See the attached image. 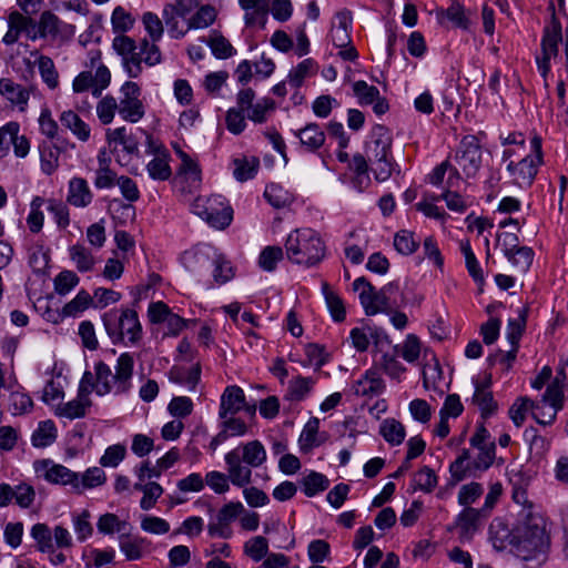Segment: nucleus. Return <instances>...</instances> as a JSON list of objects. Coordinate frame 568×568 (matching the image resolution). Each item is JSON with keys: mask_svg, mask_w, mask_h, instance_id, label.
<instances>
[{"mask_svg": "<svg viewBox=\"0 0 568 568\" xmlns=\"http://www.w3.org/2000/svg\"><path fill=\"white\" fill-rule=\"evenodd\" d=\"M266 460V450L261 442L252 440L229 452L225 463L231 483L244 487L252 480L251 468H257Z\"/></svg>", "mask_w": 568, "mask_h": 568, "instance_id": "f257e3e1", "label": "nucleus"}, {"mask_svg": "<svg viewBox=\"0 0 568 568\" xmlns=\"http://www.w3.org/2000/svg\"><path fill=\"white\" fill-rule=\"evenodd\" d=\"M287 258L307 267L317 265L326 254V246L320 234L312 229H296L285 242Z\"/></svg>", "mask_w": 568, "mask_h": 568, "instance_id": "f03ea898", "label": "nucleus"}, {"mask_svg": "<svg viewBox=\"0 0 568 568\" xmlns=\"http://www.w3.org/2000/svg\"><path fill=\"white\" fill-rule=\"evenodd\" d=\"M549 546V537L544 527L527 525L516 537L514 551L528 568H537L547 560Z\"/></svg>", "mask_w": 568, "mask_h": 568, "instance_id": "7ed1b4c3", "label": "nucleus"}, {"mask_svg": "<svg viewBox=\"0 0 568 568\" xmlns=\"http://www.w3.org/2000/svg\"><path fill=\"white\" fill-rule=\"evenodd\" d=\"M133 357L129 353L119 356L115 373L104 362L95 365L97 394L103 396L114 390L122 394L129 390L133 374Z\"/></svg>", "mask_w": 568, "mask_h": 568, "instance_id": "20e7f679", "label": "nucleus"}, {"mask_svg": "<svg viewBox=\"0 0 568 568\" xmlns=\"http://www.w3.org/2000/svg\"><path fill=\"white\" fill-rule=\"evenodd\" d=\"M102 321L114 343L123 342L128 337L130 343L135 344L141 338L142 327L135 311L124 310L121 314L111 311L102 316Z\"/></svg>", "mask_w": 568, "mask_h": 568, "instance_id": "39448f33", "label": "nucleus"}, {"mask_svg": "<svg viewBox=\"0 0 568 568\" xmlns=\"http://www.w3.org/2000/svg\"><path fill=\"white\" fill-rule=\"evenodd\" d=\"M531 150L535 156L527 155L519 162L510 161L507 170L511 176L513 183L526 187L531 185L538 171V166L542 163L541 138L534 135L531 139Z\"/></svg>", "mask_w": 568, "mask_h": 568, "instance_id": "423d86ee", "label": "nucleus"}, {"mask_svg": "<svg viewBox=\"0 0 568 568\" xmlns=\"http://www.w3.org/2000/svg\"><path fill=\"white\" fill-rule=\"evenodd\" d=\"M459 169L466 178L474 176L481 165V149L476 136H465L456 155Z\"/></svg>", "mask_w": 568, "mask_h": 568, "instance_id": "0eeeda50", "label": "nucleus"}, {"mask_svg": "<svg viewBox=\"0 0 568 568\" xmlns=\"http://www.w3.org/2000/svg\"><path fill=\"white\" fill-rule=\"evenodd\" d=\"M123 98L119 105L120 115L129 122L135 123L144 115V109L140 97V88L135 82L128 81L122 88Z\"/></svg>", "mask_w": 568, "mask_h": 568, "instance_id": "6e6552de", "label": "nucleus"}, {"mask_svg": "<svg viewBox=\"0 0 568 568\" xmlns=\"http://www.w3.org/2000/svg\"><path fill=\"white\" fill-rule=\"evenodd\" d=\"M34 468L37 473L44 471V478L52 484L71 485L75 489L80 488L79 475L62 465H55L51 460L44 459L36 462Z\"/></svg>", "mask_w": 568, "mask_h": 568, "instance_id": "1a4fd4ad", "label": "nucleus"}, {"mask_svg": "<svg viewBox=\"0 0 568 568\" xmlns=\"http://www.w3.org/2000/svg\"><path fill=\"white\" fill-rule=\"evenodd\" d=\"M531 410L532 417L541 425L551 424L555 419V413H550L547 419L539 416V405L535 404L527 397H519L509 408V417L517 427H520L526 418V413Z\"/></svg>", "mask_w": 568, "mask_h": 568, "instance_id": "9d476101", "label": "nucleus"}, {"mask_svg": "<svg viewBox=\"0 0 568 568\" xmlns=\"http://www.w3.org/2000/svg\"><path fill=\"white\" fill-rule=\"evenodd\" d=\"M245 406V395L239 386H227L222 394L220 405V418L234 415Z\"/></svg>", "mask_w": 568, "mask_h": 568, "instance_id": "9b49d317", "label": "nucleus"}, {"mask_svg": "<svg viewBox=\"0 0 568 568\" xmlns=\"http://www.w3.org/2000/svg\"><path fill=\"white\" fill-rule=\"evenodd\" d=\"M392 139L387 130L378 125L373 132V140L366 144L367 158L371 161L388 156Z\"/></svg>", "mask_w": 568, "mask_h": 568, "instance_id": "f8f14e48", "label": "nucleus"}, {"mask_svg": "<svg viewBox=\"0 0 568 568\" xmlns=\"http://www.w3.org/2000/svg\"><path fill=\"white\" fill-rule=\"evenodd\" d=\"M337 24H333L331 29L332 42L337 48H346L351 44V26L352 13L351 11L343 10L335 14Z\"/></svg>", "mask_w": 568, "mask_h": 568, "instance_id": "ddd939ff", "label": "nucleus"}, {"mask_svg": "<svg viewBox=\"0 0 568 568\" xmlns=\"http://www.w3.org/2000/svg\"><path fill=\"white\" fill-rule=\"evenodd\" d=\"M0 94L11 104L24 111L30 98V91L21 84L14 83L11 79H0Z\"/></svg>", "mask_w": 568, "mask_h": 568, "instance_id": "4468645a", "label": "nucleus"}, {"mask_svg": "<svg viewBox=\"0 0 568 568\" xmlns=\"http://www.w3.org/2000/svg\"><path fill=\"white\" fill-rule=\"evenodd\" d=\"M93 199V194L88 182L82 178H73L69 182L67 201L75 207L88 206Z\"/></svg>", "mask_w": 568, "mask_h": 568, "instance_id": "2eb2a0df", "label": "nucleus"}, {"mask_svg": "<svg viewBox=\"0 0 568 568\" xmlns=\"http://www.w3.org/2000/svg\"><path fill=\"white\" fill-rule=\"evenodd\" d=\"M489 538L494 548L497 550H504L508 545L514 546L516 541V537L513 536L508 525L499 518L491 521L489 526Z\"/></svg>", "mask_w": 568, "mask_h": 568, "instance_id": "dca6fc26", "label": "nucleus"}, {"mask_svg": "<svg viewBox=\"0 0 568 568\" xmlns=\"http://www.w3.org/2000/svg\"><path fill=\"white\" fill-rule=\"evenodd\" d=\"M294 134L300 139L301 144L312 152L318 150L325 142V133L316 123H308Z\"/></svg>", "mask_w": 568, "mask_h": 568, "instance_id": "f3484780", "label": "nucleus"}, {"mask_svg": "<svg viewBox=\"0 0 568 568\" xmlns=\"http://www.w3.org/2000/svg\"><path fill=\"white\" fill-rule=\"evenodd\" d=\"M33 23L30 17H26L19 11H12L8 17L9 29L2 41L8 45L16 43L21 32L27 30L28 27L33 26Z\"/></svg>", "mask_w": 568, "mask_h": 568, "instance_id": "a211bd4d", "label": "nucleus"}, {"mask_svg": "<svg viewBox=\"0 0 568 568\" xmlns=\"http://www.w3.org/2000/svg\"><path fill=\"white\" fill-rule=\"evenodd\" d=\"M481 515H484V511L471 507H466L459 514L456 524L460 531V538H471L473 534L478 529Z\"/></svg>", "mask_w": 568, "mask_h": 568, "instance_id": "6ab92c4d", "label": "nucleus"}, {"mask_svg": "<svg viewBox=\"0 0 568 568\" xmlns=\"http://www.w3.org/2000/svg\"><path fill=\"white\" fill-rule=\"evenodd\" d=\"M489 384L490 378H487V381L484 384L476 383L475 394L473 396V403L480 408L481 416L484 418L490 416L497 409V403L494 400L493 393L486 390Z\"/></svg>", "mask_w": 568, "mask_h": 568, "instance_id": "aec40b11", "label": "nucleus"}, {"mask_svg": "<svg viewBox=\"0 0 568 568\" xmlns=\"http://www.w3.org/2000/svg\"><path fill=\"white\" fill-rule=\"evenodd\" d=\"M92 405L89 397H82L79 393L75 399L60 405L55 409V415L69 419L81 418L85 416L87 408Z\"/></svg>", "mask_w": 568, "mask_h": 568, "instance_id": "412c9836", "label": "nucleus"}, {"mask_svg": "<svg viewBox=\"0 0 568 568\" xmlns=\"http://www.w3.org/2000/svg\"><path fill=\"white\" fill-rule=\"evenodd\" d=\"M200 375L201 367L199 364L190 368L173 366L169 372V378L171 382L176 384H185L190 390H193L197 385Z\"/></svg>", "mask_w": 568, "mask_h": 568, "instance_id": "4be33fe9", "label": "nucleus"}, {"mask_svg": "<svg viewBox=\"0 0 568 568\" xmlns=\"http://www.w3.org/2000/svg\"><path fill=\"white\" fill-rule=\"evenodd\" d=\"M41 170L43 173L51 175L59 168L60 149L50 143L43 142L39 146Z\"/></svg>", "mask_w": 568, "mask_h": 568, "instance_id": "5701e85b", "label": "nucleus"}, {"mask_svg": "<svg viewBox=\"0 0 568 568\" xmlns=\"http://www.w3.org/2000/svg\"><path fill=\"white\" fill-rule=\"evenodd\" d=\"M561 40V24L552 14L551 26L545 30L541 47L542 54L556 55L558 52V42Z\"/></svg>", "mask_w": 568, "mask_h": 568, "instance_id": "b1692460", "label": "nucleus"}, {"mask_svg": "<svg viewBox=\"0 0 568 568\" xmlns=\"http://www.w3.org/2000/svg\"><path fill=\"white\" fill-rule=\"evenodd\" d=\"M60 121L62 125L68 128L79 140L87 141L89 139L90 128L75 112L71 110L62 112Z\"/></svg>", "mask_w": 568, "mask_h": 568, "instance_id": "393cba45", "label": "nucleus"}, {"mask_svg": "<svg viewBox=\"0 0 568 568\" xmlns=\"http://www.w3.org/2000/svg\"><path fill=\"white\" fill-rule=\"evenodd\" d=\"M470 452L463 449L462 454L449 466V473L455 483L464 480L470 475H475L473 463L469 462Z\"/></svg>", "mask_w": 568, "mask_h": 568, "instance_id": "a878e982", "label": "nucleus"}, {"mask_svg": "<svg viewBox=\"0 0 568 568\" xmlns=\"http://www.w3.org/2000/svg\"><path fill=\"white\" fill-rule=\"evenodd\" d=\"M169 159L170 154L168 151H161L160 154H156V156L148 163L146 169L153 180L165 181L171 176L172 172L169 165Z\"/></svg>", "mask_w": 568, "mask_h": 568, "instance_id": "bb28decb", "label": "nucleus"}, {"mask_svg": "<svg viewBox=\"0 0 568 568\" xmlns=\"http://www.w3.org/2000/svg\"><path fill=\"white\" fill-rule=\"evenodd\" d=\"M57 438V428L54 423L50 419L41 422L38 428L33 432L31 442L34 447H47L51 445Z\"/></svg>", "mask_w": 568, "mask_h": 568, "instance_id": "cd10ccee", "label": "nucleus"}, {"mask_svg": "<svg viewBox=\"0 0 568 568\" xmlns=\"http://www.w3.org/2000/svg\"><path fill=\"white\" fill-rule=\"evenodd\" d=\"M215 19L216 10L213 6H201L199 10L187 20L186 30L207 28L215 21Z\"/></svg>", "mask_w": 568, "mask_h": 568, "instance_id": "c85d7f7f", "label": "nucleus"}, {"mask_svg": "<svg viewBox=\"0 0 568 568\" xmlns=\"http://www.w3.org/2000/svg\"><path fill=\"white\" fill-rule=\"evenodd\" d=\"M314 381L311 377L297 376L290 381L285 398L300 402L311 392Z\"/></svg>", "mask_w": 568, "mask_h": 568, "instance_id": "c756f323", "label": "nucleus"}, {"mask_svg": "<svg viewBox=\"0 0 568 568\" xmlns=\"http://www.w3.org/2000/svg\"><path fill=\"white\" fill-rule=\"evenodd\" d=\"M322 291L333 320L343 322L345 320V307L342 298L331 290L326 282L322 284Z\"/></svg>", "mask_w": 568, "mask_h": 568, "instance_id": "7c9ffc66", "label": "nucleus"}, {"mask_svg": "<svg viewBox=\"0 0 568 568\" xmlns=\"http://www.w3.org/2000/svg\"><path fill=\"white\" fill-rule=\"evenodd\" d=\"M368 304H362L366 315H375L378 312H388L392 308L390 298L383 292L376 291L373 286V292L368 293Z\"/></svg>", "mask_w": 568, "mask_h": 568, "instance_id": "2f4dec72", "label": "nucleus"}, {"mask_svg": "<svg viewBox=\"0 0 568 568\" xmlns=\"http://www.w3.org/2000/svg\"><path fill=\"white\" fill-rule=\"evenodd\" d=\"M320 420L316 417L311 418L304 426L300 436L301 449L304 452L311 450L315 446H320L322 440L317 439Z\"/></svg>", "mask_w": 568, "mask_h": 568, "instance_id": "473e14b6", "label": "nucleus"}, {"mask_svg": "<svg viewBox=\"0 0 568 568\" xmlns=\"http://www.w3.org/2000/svg\"><path fill=\"white\" fill-rule=\"evenodd\" d=\"M31 536L41 552H53L52 532L48 525L38 523L31 528Z\"/></svg>", "mask_w": 568, "mask_h": 568, "instance_id": "72a5a7b5", "label": "nucleus"}, {"mask_svg": "<svg viewBox=\"0 0 568 568\" xmlns=\"http://www.w3.org/2000/svg\"><path fill=\"white\" fill-rule=\"evenodd\" d=\"M233 220V210L231 206H224L222 209H217L216 204H214V209L209 211V214L205 215V220L211 226L224 230L227 227Z\"/></svg>", "mask_w": 568, "mask_h": 568, "instance_id": "f704fd0d", "label": "nucleus"}, {"mask_svg": "<svg viewBox=\"0 0 568 568\" xmlns=\"http://www.w3.org/2000/svg\"><path fill=\"white\" fill-rule=\"evenodd\" d=\"M328 486V478L321 473L312 471L303 478V489L307 497H312L321 491L326 490Z\"/></svg>", "mask_w": 568, "mask_h": 568, "instance_id": "c9c22d12", "label": "nucleus"}, {"mask_svg": "<svg viewBox=\"0 0 568 568\" xmlns=\"http://www.w3.org/2000/svg\"><path fill=\"white\" fill-rule=\"evenodd\" d=\"M381 434L389 444L399 445L405 438V428L399 422L387 419L381 426Z\"/></svg>", "mask_w": 568, "mask_h": 568, "instance_id": "e433bc0d", "label": "nucleus"}, {"mask_svg": "<svg viewBox=\"0 0 568 568\" xmlns=\"http://www.w3.org/2000/svg\"><path fill=\"white\" fill-rule=\"evenodd\" d=\"M268 552V540L263 536H255L244 544V554L254 561H260Z\"/></svg>", "mask_w": 568, "mask_h": 568, "instance_id": "4c0bfd02", "label": "nucleus"}, {"mask_svg": "<svg viewBox=\"0 0 568 568\" xmlns=\"http://www.w3.org/2000/svg\"><path fill=\"white\" fill-rule=\"evenodd\" d=\"M70 257L80 272L91 271L94 265V257L91 252L80 244L70 247Z\"/></svg>", "mask_w": 568, "mask_h": 568, "instance_id": "58836bf2", "label": "nucleus"}, {"mask_svg": "<svg viewBox=\"0 0 568 568\" xmlns=\"http://www.w3.org/2000/svg\"><path fill=\"white\" fill-rule=\"evenodd\" d=\"M38 67L42 80L50 89H55L59 84V75L54 63L50 57L39 55Z\"/></svg>", "mask_w": 568, "mask_h": 568, "instance_id": "ea45409f", "label": "nucleus"}, {"mask_svg": "<svg viewBox=\"0 0 568 568\" xmlns=\"http://www.w3.org/2000/svg\"><path fill=\"white\" fill-rule=\"evenodd\" d=\"M106 139L109 142H116L123 145V149L130 153L133 154L138 152L139 150V143L138 141L126 133V129L124 126L118 128L113 131L106 132Z\"/></svg>", "mask_w": 568, "mask_h": 568, "instance_id": "a19ab883", "label": "nucleus"}, {"mask_svg": "<svg viewBox=\"0 0 568 568\" xmlns=\"http://www.w3.org/2000/svg\"><path fill=\"white\" fill-rule=\"evenodd\" d=\"M438 478L435 471L428 466L422 467L414 476L415 488L424 493H432L437 486Z\"/></svg>", "mask_w": 568, "mask_h": 568, "instance_id": "79ce46f5", "label": "nucleus"}, {"mask_svg": "<svg viewBox=\"0 0 568 568\" xmlns=\"http://www.w3.org/2000/svg\"><path fill=\"white\" fill-rule=\"evenodd\" d=\"M506 256L518 272L525 273L529 270L532 263L534 251L528 246H520L511 252L510 255Z\"/></svg>", "mask_w": 568, "mask_h": 568, "instance_id": "37998d69", "label": "nucleus"}, {"mask_svg": "<svg viewBox=\"0 0 568 568\" xmlns=\"http://www.w3.org/2000/svg\"><path fill=\"white\" fill-rule=\"evenodd\" d=\"M418 245L414 234L407 230H402L395 234L394 246L400 254L410 255L417 250Z\"/></svg>", "mask_w": 568, "mask_h": 568, "instance_id": "c03bdc74", "label": "nucleus"}, {"mask_svg": "<svg viewBox=\"0 0 568 568\" xmlns=\"http://www.w3.org/2000/svg\"><path fill=\"white\" fill-rule=\"evenodd\" d=\"M478 449L479 453L477 457L471 462L473 468L475 471H484L487 470L495 460L496 446L494 442H490L488 445H484Z\"/></svg>", "mask_w": 568, "mask_h": 568, "instance_id": "a18cd8bd", "label": "nucleus"}, {"mask_svg": "<svg viewBox=\"0 0 568 568\" xmlns=\"http://www.w3.org/2000/svg\"><path fill=\"white\" fill-rule=\"evenodd\" d=\"M460 250L465 256L466 266H467L469 274L473 276V278L476 282L483 284L484 283L483 272H481L479 263L470 247L469 242L468 241L462 242Z\"/></svg>", "mask_w": 568, "mask_h": 568, "instance_id": "49530a36", "label": "nucleus"}, {"mask_svg": "<svg viewBox=\"0 0 568 568\" xmlns=\"http://www.w3.org/2000/svg\"><path fill=\"white\" fill-rule=\"evenodd\" d=\"M283 250L280 246H266L260 254L258 264L267 272L276 267V263L283 258Z\"/></svg>", "mask_w": 568, "mask_h": 568, "instance_id": "de8ad7c7", "label": "nucleus"}, {"mask_svg": "<svg viewBox=\"0 0 568 568\" xmlns=\"http://www.w3.org/2000/svg\"><path fill=\"white\" fill-rule=\"evenodd\" d=\"M143 538H130L122 535L120 537V549L125 555L128 560H138L142 557Z\"/></svg>", "mask_w": 568, "mask_h": 568, "instance_id": "09e8293b", "label": "nucleus"}, {"mask_svg": "<svg viewBox=\"0 0 568 568\" xmlns=\"http://www.w3.org/2000/svg\"><path fill=\"white\" fill-rule=\"evenodd\" d=\"M207 44L217 59H227L234 54L232 44L222 34L212 36L209 39Z\"/></svg>", "mask_w": 568, "mask_h": 568, "instance_id": "8fccbe9b", "label": "nucleus"}, {"mask_svg": "<svg viewBox=\"0 0 568 568\" xmlns=\"http://www.w3.org/2000/svg\"><path fill=\"white\" fill-rule=\"evenodd\" d=\"M79 281L74 272L64 270L55 276L54 290L59 295H65L79 284Z\"/></svg>", "mask_w": 568, "mask_h": 568, "instance_id": "3c124183", "label": "nucleus"}, {"mask_svg": "<svg viewBox=\"0 0 568 568\" xmlns=\"http://www.w3.org/2000/svg\"><path fill=\"white\" fill-rule=\"evenodd\" d=\"M91 302V296L85 291H81L72 301L63 306L62 314L63 316H75L78 313L87 310Z\"/></svg>", "mask_w": 568, "mask_h": 568, "instance_id": "603ef678", "label": "nucleus"}, {"mask_svg": "<svg viewBox=\"0 0 568 568\" xmlns=\"http://www.w3.org/2000/svg\"><path fill=\"white\" fill-rule=\"evenodd\" d=\"M264 196L276 209L284 207L291 203L288 193L275 184H271L265 189Z\"/></svg>", "mask_w": 568, "mask_h": 568, "instance_id": "864d4df0", "label": "nucleus"}, {"mask_svg": "<svg viewBox=\"0 0 568 568\" xmlns=\"http://www.w3.org/2000/svg\"><path fill=\"white\" fill-rule=\"evenodd\" d=\"M354 94L358 98L361 104H372L378 98L379 91L374 85H368L365 81H356L353 84Z\"/></svg>", "mask_w": 568, "mask_h": 568, "instance_id": "5fc2aeb1", "label": "nucleus"}, {"mask_svg": "<svg viewBox=\"0 0 568 568\" xmlns=\"http://www.w3.org/2000/svg\"><path fill=\"white\" fill-rule=\"evenodd\" d=\"M305 354L307 357V361L303 363L304 366H311L314 365L315 369L318 371L322 368V366L327 362V355L324 352V347L310 343L305 346Z\"/></svg>", "mask_w": 568, "mask_h": 568, "instance_id": "6e6d98bb", "label": "nucleus"}, {"mask_svg": "<svg viewBox=\"0 0 568 568\" xmlns=\"http://www.w3.org/2000/svg\"><path fill=\"white\" fill-rule=\"evenodd\" d=\"M397 348L398 346L394 347L393 354H383L381 359L382 368L393 378L399 377V375L405 372V367L397 361Z\"/></svg>", "mask_w": 568, "mask_h": 568, "instance_id": "4d7b16f0", "label": "nucleus"}, {"mask_svg": "<svg viewBox=\"0 0 568 568\" xmlns=\"http://www.w3.org/2000/svg\"><path fill=\"white\" fill-rule=\"evenodd\" d=\"M169 413L178 418L189 416L193 410V403L189 397L178 396L173 397L168 406Z\"/></svg>", "mask_w": 568, "mask_h": 568, "instance_id": "13d9d810", "label": "nucleus"}, {"mask_svg": "<svg viewBox=\"0 0 568 568\" xmlns=\"http://www.w3.org/2000/svg\"><path fill=\"white\" fill-rule=\"evenodd\" d=\"M36 498V491L32 486L21 483L13 488V499L21 508H29Z\"/></svg>", "mask_w": 568, "mask_h": 568, "instance_id": "bf43d9fd", "label": "nucleus"}, {"mask_svg": "<svg viewBox=\"0 0 568 568\" xmlns=\"http://www.w3.org/2000/svg\"><path fill=\"white\" fill-rule=\"evenodd\" d=\"M126 449L123 445L110 446L100 458V464L103 467H116L124 459Z\"/></svg>", "mask_w": 568, "mask_h": 568, "instance_id": "052dcab7", "label": "nucleus"}, {"mask_svg": "<svg viewBox=\"0 0 568 568\" xmlns=\"http://www.w3.org/2000/svg\"><path fill=\"white\" fill-rule=\"evenodd\" d=\"M245 509L240 501H231L225 504L216 515V519L222 524L231 526V524L242 514Z\"/></svg>", "mask_w": 568, "mask_h": 568, "instance_id": "680f3d73", "label": "nucleus"}, {"mask_svg": "<svg viewBox=\"0 0 568 568\" xmlns=\"http://www.w3.org/2000/svg\"><path fill=\"white\" fill-rule=\"evenodd\" d=\"M115 110H119V105L111 95L104 97L97 106L99 119L103 124H108L113 120Z\"/></svg>", "mask_w": 568, "mask_h": 568, "instance_id": "e2e57ef3", "label": "nucleus"}, {"mask_svg": "<svg viewBox=\"0 0 568 568\" xmlns=\"http://www.w3.org/2000/svg\"><path fill=\"white\" fill-rule=\"evenodd\" d=\"M142 22L152 41H159L163 34V23L161 19L153 12H145L142 17Z\"/></svg>", "mask_w": 568, "mask_h": 568, "instance_id": "0e129e2a", "label": "nucleus"}, {"mask_svg": "<svg viewBox=\"0 0 568 568\" xmlns=\"http://www.w3.org/2000/svg\"><path fill=\"white\" fill-rule=\"evenodd\" d=\"M59 18L51 11H43L39 20L40 37L45 38L48 34L55 36L59 32Z\"/></svg>", "mask_w": 568, "mask_h": 568, "instance_id": "69168bd1", "label": "nucleus"}, {"mask_svg": "<svg viewBox=\"0 0 568 568\" xmlns=\"http://www.w3.org/2000/svg\"><path fill=\"white\" fill-rule=\"evenodd\" d=\"M112 27L115 32H125L133 27L134 19L122 7H116L112 13Z\"/></svg>", "mask_w": 568, "mask_h": 568, "instance_id": "338daca9", "label": "nucleus"}, {"mask_svg": "<svg viewBox=\"0 0 568 568\" xmlns=\"http://www.w3.org/2000/svg\"><path fill=\"white\" fill-rule=\"evenodd\" d=\"M145 491L143 493V497L140 501V506L143 510L151 509L156 500L161 497L163 494V488L160 484L155 481H150L145 484Z\"/></svg>", "mask_w": 568, "mask_h": 568, "instance_id": "774afa93", "label": "nucleus"}]
</instances>
